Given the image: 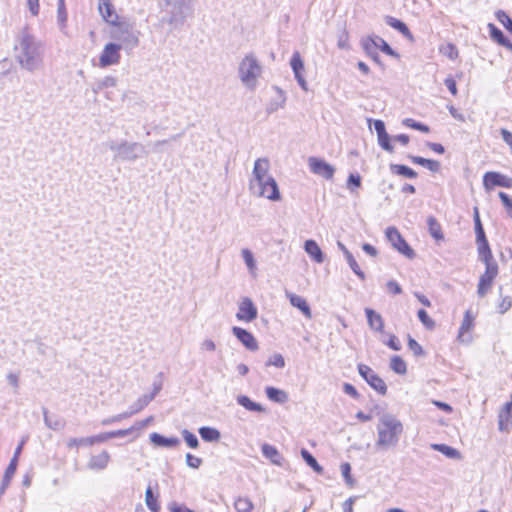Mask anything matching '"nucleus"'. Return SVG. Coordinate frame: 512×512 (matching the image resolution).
Instances as JSON below:
<instances>
[{
    "mask_svg": "<svg viewBox=\"0 0 512 512\" xmlns=\"http://www.w3.org/2000/svg\"><path fill=\"white\" fill-rule=\"evenodd\" d=\"M122 45L117 43H108L104 46V49L99 57V64L101 67H108L111 65L118 64L120 62V50Z\"/></svg>",
    "mask_w": 512,
    "mask_h": 512,
    "instance_id": "obj_11",
    "label": "nucleus"
},
{
    "mask_svg": "<svg viewBox=\"0 0 512 512\" xmlns=\"http://www.w3.org/2000/svg\"><path fill=\"white\" fill-rule=\"evenodd\" d=\"M377 138H378V144L383 150H385L389 153L394 152V146L391 144V137L388 133L378 135Z\"/></svg>",
    "mask_w": 512,
    "mask_h": 512,
    "instance_id": "obj_49",
    "label": "nucleus"
},
{
    "mask_svg": "<svg viewBox=\"0 0 512 512\" xmlns=\"http://www.w3.org/2000/svg\"><path fill=\"white\" fill-rule=\"evenodd\" d=\"M132 431H134V427H130L127 429H120V430H116V431H110V432H103L98 435L86 437L85 442H87V445L91 446L96 443H103L112 438L127 436L130 433H132Z\"/></svg>",
    "mask_w": 512,
    "mask_h": 512,
    "instance_id": "obj_16",
    "label": "nucleus"
},
{
    "mask_svg": "<svg viewBox=\"0 0 512 512\" xmlns=\"http://www.w3.org/2000/svg\"><path fill=\"white\" fill-rule=\"evenodd\" d=\"M251 193L258 197H265L272 201L280 199V192L275 179L272 177L267 181H263L249 188Z\"/></svg>",
    "mask_w": 512,
    "mask_h": 512,
    "instance_id": "obj_8",
    "label": "nucleus"
},
{
    "mask_svg": "<svg viewBox=\"0 0 512 512\" xmlns=\"http://www.w3.org/2000/svg\"><path fill=\"white\" fill-rule=\"evenodd\" d=\"M361 186V177L357 173H351L347 179V188L353 192L355 188Z\"/></svg>",
    "mask_w": 512,
    "mask_h": 512,
    "instance_id": "obj_57",
    "label": "nucleus"
},
{
    "mask_svg": "<svg viewBox=\"0 0 512 512\" xmlns=\"http://www.w3.org/2000/svg\"><path fill=\"white\" fill-rule=\"evenodd\" d=\"M498 427L500 431L508 432L512 428V413L500 411L498 415Z\"/></svg>",
    "mask_w": 512,
    "mask_h": 512,
    "instance_id": "obj_37",
    "label": "nucleus"
},
{
    "mask_svg": "<svg viewBox=\"0 0 512 512\" xmlns=\"http://www.w3.org/2000/svg\"><path fill=\"white\" fill-rule=\"evenodd\" d=\"M386 238L391 243L393 248H395L399 253L403 254L409 259H413L415 257L414 250L410 247V245L406 242V240L402 237L400 232L395 227H388L386 229Z\"/></svg>",
    "mask_w": 512,
    "mask_h": 512,
    "instance_id": "obj_7",
    "label": "nucleus"
},
{
    "mask_svg": "<svg viewBox=\"0 0 512 512\" xmlns=\"http://www.w3.org/2000/svg\"><path fill=\"white\" fill-rule=\"evenodd\" d=\"M358 372L361 377L369 384L371 388L381 395L387 392V386L382 378H380L368 365L358 364Z\"/></svg>",
    "mask_w": 512,
    "mask_h": 512,
    "instance_id": "obj_10",
    "label": "nucleus"
},
{
    "mask_svg": "<svg viewBox=\"0 0 512 512\" xmlns=\"http://www.w3.org/2000/svg\"><path fill=\"white\" fill-rule=\"evenodd\" d=\"M512 306V300L509 296H505L502 298L501 302L498 305V312L500 314H504L507 312Z\"/></svg>",
    "mask_w": 512,
    "mask_h": 512,
    "instance_id": "obj_62",
    "label": "nucleus"
},
{
    "mask_svg": "<svg viewBox=\"0 0 512 512\" xmlns=\"http://www.w3.org/2000/svg\"><path fill=\"white\" fill-rule=\"evenodd\" d=\"M342 476L345 479V482L348 486L352 487L355 483L354 479L351 476V466L349 463H342L340 466Z\"/></svg>",
    "mask_w": 512,
    "mask_h": 512,
    "instance_id": "obj_56",
    "label": "nucleus"
},
{
    "mask_svg": "<svg viewBox=\"0 0 512 512\" xmlns=\"http://www.w3.org/2000/svg\"><path fill=\"white\" fill-rule=\"evenodd\" d=\"M265 393L269 400L276 403L282 404L288 400V395L285 391L272 386L266 387Z\"/></svg>",
    "mask_w": 512,
    "mask_h": 512,
    "instance_id": "obj_30",
    "label": "nucleus"
},
{
    "mask_svg": "<svg viewBox=\"0 0 512 512\" xmlns=\"http://www.w3.org/2000/svg\"><path fill=\"white\" fill-rule=\"evenodd\" d=\"M408 348L417 357L425 355V351L422 346L410 335H408Z\"/></svg>",
    "mask_w": 512,
    "mask_h": 512,
    "instance_id": "obj_54",
    "label": "nucleus"
},
{
    "mask_svg": "<svg viewBox=\"0 0 512 512\" xmlns=\"http://www.w3.org/2000/svg\"><path fill=\"white\" fill-rule=\"evenodd\" d=\"M402 432L403 425L398 419L390 414L383 415L377 426L378 439L376 446L381 449L396 446Z\"/></svg>",
    "mask_w": 512,
    "mask_h": 512,
    "instance_id": "obj_2",
    "label": "nucleus"
},
{
    "mask_svg": "<svg viewBox=\"0 0 512 512\" xmlns=\"http://www.w3.org/2000/svg\"><path fill=\"white\" fill-rule=\"evenodd\" d=\"M15 59L22 69L29 72L39 70L43 65L44 45L24 27L16 37Z\"/></svg>",
    "mask_w": 512,
    "mask_h": 512,
    "instance_id": "obj_1",
    "label": "nucleus"
},
{
    "mask_svg": "<svg viewBox=\"0 0 512 512\" xmlns=\"http://www.w3.org/2000/svg\"><path fill=\"white\" fill-rule=\"evenodd\" d=\"M262 74V66L253 54L246 55L239 64L238 76L242 84L249 90L257 86L258 78Z\"/></svg>",
    "mask_w": 512,
    "mask_h": 512,
    "instance_id": "obj_4",
    "label": "nucleus"
},
{
    "mask_svg": "<svg viewBox=\"0 0 512 512\" xmlns=\"http://www.w3.org/2000/svg\"><path fill=\"white\" fill-rule=\"evenodd\" d=\"M241 253L249 272L254 274L256 270V261L254 259L253 253L247 248L243 249Z\"/></svg>",
    "mask_w": 512,
    "mask_h": 512,
    "instance_id": "obj_44",
    "label": "nucleus"
},
{
    "mask_svg": "<svg viewBox=\"0 0 512 512\" xmlns=\"http://www.w3.org/2000/svg\"><path fill=\"white\" fill-rule=\"evenodd\" d=\"M145 503L151 512H158L160 510L158 498L153 494L150 486L145 491Z\"/></svg>",
    "mask_w": 512,
    "mask_h": 512,
    "instance_id": "obj_39",
    "label": "nucleus"
},
{
    "mask_svg": "<svg viewBox=\"0 0 512 512\" xmlns=\"http://www.w3.org/2000/svg\"><path fill=\"white\" fill-rule=\"evenodd\" d=\"M362 47L368 56L372 55L377 51V43L374 37H369L362 40Z\"/></svg>",
    "mask_w": 512,
    "mask_h": 512,
    "instance_id": "obj_53",
    "label": "nucleus"
},
{
    "mask_svg": "<svg viewBox=\"0 0 512 512\" xmlns=\"http://www.w3.org/2000/svg\"><path fill=\"white\" fill-rule=\"evenodd\" d=\"M150 441L158 447L173 448L180 445V440L177 437H165L159 433L150 434Z\"/></svg>",
    "mask_w": 512,
    "mask_h": 512,
    "instance_id": "obj_24",
    "label": "nucleus"
},
{
    "mask_svg": "<svg viewBox=\"0 0 512 512\" xmlns=\"http://www.w3.org/2000/svg\"><path fill=\"white\" fill-rule=\"evenodd\" d=\"M98 10L107 23L112 25L117 23L118 15L114 10L111 0H99Z\"/></svg>",
    "mask_w": 512,
    "mask_h": 512,
    "instance_id": "obj_18",
    "label": "nucleus"
},
{
    "mask_svg": "<svg viewBox=\"0 0 512 512\" xmlns=\"http://www.w3.org/2000/svg\"><path fill=\"white\" fill-rule=\"evenodd\" d=\"M267 365L283 368L285 366V360L281 354L276 353L269 358Z\"/></svg>",
    "mask_w": 512,
    "mask_h": 512,
    "instance_id": "obj_60",
    "label": "nucleus"
},
{
    "mask_svg": "<svg viewBox=\"0 0 512 512\" xmlns=\"http://www.w3.org/2000/svg\"><path fill=\"white\" fill-rule=\"evenodd\" d=\"M499 198L502 201L507 213L512 218V198L505 192H499Z\"/></svg>",
    "mask_w": 512,
    "mask_h": 512,
    "instance_id": "obj_59",
    "label": "nucleus"
},
{
    "mask_svg": "<svg viewBox=\"0 0 512 512\" xmlns=\"http://www.w3.org/2000/svg\"><path fill=\"white\" fill-rule=\"evenodd\" d=\"M186 464L193 469H197L202 464V459L199 457H196L190 453L186 454Z\"/></svg>",
    "mask_w": 512,
    "mask_h": 512,
    "instance_id": "obj_61",
    "label": "nucleus"
},
{
    "mask_svg": "<svg viewBox=\"0 0 512 512\" xmlns=\"http://www.w3.org/2000/svg\"><path fill=\"white\" fill-rule=\"evenodd\" d=\"M110 462V454L108 451L103 450L99 455L90 457L87 467L92 471H101L107 468Z\"/></svg>",
    "mask_w": 512,
    "mask_h": 512,
    "instance_id": "obj_19",
    "label": "nucleus"
},
{
    "mask_svg": "<svg viewBox=\"0 0 512 512\" xmlns=\"http://www.w3.org/2000/svg\"><path fill=\"white\" fill-rule=\"evenodd\" d=\"M194 2L195 0H165L170 14L167 20L168 24L182 25L189 16H192Z\"/></svg>",
    "mask_w": 512,
    "mask_h": 512,
    "instance_id": "obj_6",
    "label": "nucleus"
},
{
    "mask_svg": "<svg viewBox=\"0 0 512 512\" xmlns=\"http://www.w3.org/2000/svg\"><path fill=\"white\" fill-rule=\"evenodd\" d=\"M153 399L154 395H143L131 405L130 410L133 412V414H136L144 409Z\"/></svg>",
    "mask_w": 512,
    "mask_h": 512,
    "instance_id": "obj_42",
    "label": "nucleus"
},
{
    "mask_svg": "<svg viewBox=\"0 0 512 512\" xmlns=\"http://www.w3.org/2000/svg\"><path fill=\"white\" fill-rule=\"evenodd\" d=\"M488 28H489V33H490V37L493 41H495L496 43H498L499 45H501L505 40H506V36L504 35V33L498 28L496 27L494 24L492 23H489L488 24Z\"/></svg>",
    "mask_w": 512,
    "mask_h": 512,
    "instance_id": "obj_45",
    "label": "nucleus"
},
{
    "mask_svg": "<svg viewBox=\"0 0 512 512\" xmlns=\"http://www.w3.org/2000/svg\"><path fill=\"white\" fill-rule=\"evenodd\" d=\"M182 436H183L185 442L187 443V445L190 448H192V449L198 448L199 440H198V438H197V436L195 434H193L192 432L184 429L182 431Z\"/></svg>",
    "mask_w": 512,
    "mask_h": 512,
    "instance_id": "obj_52",
    "label": "nucleus"
},
{
    "mask_svg": "<svg viewBox=\"0 0 512 512\" xmlns=\"http://www.w3.org/2000/svg\"><path fill=\"white\" fill-rule=\"evenodd\" d=\"M262 454L269 459L273 464L280 466L282 464V456L276 447L270 444H263L261 447Z\"/></svg>",
    "mask_w": 512,
    "mask_h": 512,
    "instance_id": "obj_28",
    "label": "nucleus"
},
{
    "mask_svg": "<svg viewBox=\"0 0 512 512\" xmlns=\"http://www.w3.org/2000/svg\"><path fill=\"white\" fill-rule=\"evenodd\" d=\"M309 168L312 173L323 177L326 180L333 178L335 168L323 159L310 157L308 159Z\"/></svg>",
    "mask_w": 512,
    "mask_h": 512,
    "instance_id": "obj_12",
    "label": "nucleus"
},
{
    "mask_svg": "<svg viewBox=\"0 0 512 512\" xmlns=\"http://www.w3.org/2000/svg\"><path fill=\"white\" fill-rule=\"evenodd\" d=\"M427 226L429 234L436 240L440 241L444 239V235L442 232V227L438 220L434 216H429L427 218Z\"/></svg>",
    "mask_w": 512,
    "mask_h": 512,
    "instance_id": "obj_29",
    "label": "nucleus"
},
{
    "mask_svg": "<svg viewBox=\"0 0 512 512\" xmlns=\"http://www.w3.org/2000/svg\"><path fill=\"white\" fill-rule=\"evenodd\" d=\"M390 368L396 374L404 375L407 372L406 362L402 359V357L398 355H394L390 359Z\"/></svg>",
    "mask_w": 512,
    "mask_h": 512,
    "instance_id": "obj_36",
    "label": "nucleus"
},
{
    "mask_svg": "<svg viewBox=\"0 0 512 512\" xmlns=\"http://www.w3.org/2000/svg\"><path fill=\"white\" fill-rule=\"evenodd\" d=\"M389 168L393 174H397L409 179H414L417 177V172L406 165L390 164Z\"/></svg>",
    "mask_w": 512,
    "mask_h": 512,
    "instance_id": "obj_33",
    "label": "nucleus"
},
{
    "mask_svg": "<svg viewBox=\"0 0 512 512\" xmlns=\"http://www.w3.org/2000/svg\"><path fill=\"white\" fill-rule=\"evenodd\" d=\"M430 447H431V449L442 453L447 458H450V459H460L461 458V454L457 449H455L451 446H448L446 444L433 443L430 445Z\"/></svg>",
    "mask_w": 512,
    "mask_h": 512,
    "instance_id": "obj_31",
    "label": "nucleus"
},
{
    "mask_svg": "<svg viewBox=\"0 0 512 512\" xmlns=\"http://www.w3.org/2000/svg\"><path fill=\"white\" fill-rule=\"evenodd\" d=\"M169 510L171 512H193V510L188 508L186 505L179 504V503H176V502H173V503H171L169 505Z\"/></svg>",
    "mask_w": 512,
    "mask_h": 512,
    "instance_id": "obj_64",
    "label": "nucleus"
},
{
    "mask_svg": "<svg viewBox=\"0 0 512 512\" xmlns=\"http://www.w3.org/2000/svg\"><path fill=\"white\" fill-rule=\"evenodd\" d=\"M301 456L304 459V461L306 462V464L308 466H310L315 472H317L318 474L323 473L322 466L319 465V463L317 462L315 457L308 450L303 448L301 450Z\"/></svg>",
    "mask_w": 512,
    "mask_h": 512,
    "instance_id": "obj_38",
    "label": "nucleus"
},
{
    "mask_svg": "<svg viewBox=\"0 0 512 512\" xmlns=\"http://www.w3.org/2000/svg\"><path fill=\"white\" fill-rule=\"evenodd\" d=\"M349 267L351 268V270L361 279V280H365V273L360 269L357 261L355 260L354 256L352 255V253H350L349 255H347L345 257Z\"/></svg>",
    "mask_w": 512,
    "mask_h": 512,
    "instance_id": "obj_48",
    "label": "nucleus"
},
{
    "mask_svg": "<svg viewBox=\"0 0 512 512\" xmlns=\"http://www.w3.org/2000/svg\"><path fill=\"white\" fill-rule=\"evenodd\" d=\"M343 391L344 393H346L347 395L351 396L354 399H358L360 397V394L358 393L356 388L350 383H344Z\"/></svg>",
    "mask_w": 512,
    "mask_h": 512,
    "instance_id": "obj_63",
    "label": "nucleus"
},
{
    "mask_svg": "<svg viewBox=\"0 0 512 512\" xmlns=\"http://www.w3.org/2000/svg\"><path fill=\"white\" fill-rule=\"evenodd\" d=\"M199 434L204 441L215 442L221 437L220 432L213 427L203 426L199 429Z\"/></svg>",
    "mask_w": 512,
    "mask_h": 512,
    "instance_id": "obj_35",
    "label": "nucleus"
},
{
    "mask_svg": "<svg viewBox=\"0 0 512 512\" xmlns=\"http://www.w3.org/2000/svg\"><path fill=\"white\" fill-rule=\"evenodd\" d=\"M403 125H405L406 127H409V128H412V129H415V130H419L421 132H424V133H428L429 132V127L423 123H420V122H417L415 121L414 119H411V118H406L403 120Z\"/></svg>",
    "mask_w": 512,
    "mask_h": 512,
    "instance_id": "obj_51",
    "label": "nucleus"
},
{
    "mask_svg": "<svg viewBox=\"0 0 512 512\" xmlns=\"http://www.w3.org/2000/svg\"><path fill=\"white\" fill-rule=\"evenodd\" d=\"M304 250L316 263L324 262V254L315 240H306Z\"/></svg>",
    "mask_w": 512,
    "mask_h": 512,
    "instance_id": "obj_25",
    "label": "nucleus"
},
{
    "mask_svg": "<svg viewBox=\"0 0 512 512\" xmlns=\"http://www.w3.org/2000/svg\"><path fill=\"white\" fill-rule=\"evenodd\" d=\"M388 336V340H383L382 342L386 344L390 349L394 351H400L402 346L399 339L394 334H389Z\"/></svg>",
    "mask_w": 512,
    "mask_h": 512,
    "instance_id": "obj_58",
    "label": "nucleus"
},
{
    "mask_svg": "<svg viewBox=\"0 0 512 512\" xmlns=\"http://www.w3.org/2000/svg\"><path fill=\"white\" fill-rule=\"evenodd\" d=\"M44 422L45 425L52 430H59L64 427V422L60 419L53 420L48 416L47 409L43 408Z\"/></svg>",
    "mask_w": 512,
    "mask_h": 512,
    "instance_id": "obj_46",
    "label": "nucleus"
},
{
    "mask_svg": "<svg viewBox=\"0 0 512 512\" xmlns=\"http://www.w3.org/2000/svg\"><path fill=\"white\" fill-rule=\"evenodd\" d=\"M288 297L293 307L298 308L308 319L312 318L310 306L302 296L290 293Z\"/></svg>",
    "mask_w": 512,
    "mask_h": 512,
    "instance_id": "obj_26",
    "label": "nucleus"
},
{
    "mask_svg": "<svg viewBox=\"0 0 512 512\" xmlns=\"http://www.w3.org/2000/svg\"><path fill=\"white\" fill-rule=\"evenodd\" d=\"M365 314H366L367 323H368L370 329L383 334L384 333V321H383L382 316L379 313L375 312L371 308H366Z\"/></svg>",
    "mask_w": 512,
    "mask_h": 512,
    "instance_id": "obj_22",
    "label": "nucleus"
},
{
    "mask_svg": "<svg viewBox=\"0 0 512 512\" xmlns=\"http://www.w3.org/2000/svg\"><path fill=\"white\" fill-rule=\"evenodd\" d=\"M479 259L484 263L494 261L492 251L490 249L488 240H482L477 242Z\"/></svg>",
    "mask_w": 512,
    "mask_h": 512,
    "instance_id": "obj_34",
    "label": "nucleus"
},
{
    "mask_svg": "<svg viewBox=\"0 0 512 512\" xmlns=\"http://www.w3.org/2000/svg\"><path fill=\"white\" fill-rule=\"evenodd\" d=\"M17 469L16 459H11L8 467L5 470L2 483L0 486V495H2L10 484L12 477L14 476Z\"/></svg>",
    "mask_w": 512,
    "mask_h": 512,
    "instance_id": "obj_32",
    "label": "nucleus"
},
{
    "mask_svg": "<svg viewBox=\"0 0 512 512\" xmlns=\"http://www.w3.org/2000/svg\"><path fill=\"white\" fill-rule=\"evenodd\" d=\"M234 507L237 512H251L253 504L250 499L239 497L235 500Z\"/></svg>",
    "mask_w": 512,
    "mask_h": 512,
    "instance_id": "obj_43",
    "label": "nucleus"
},
{
    "mask_svg": "<svg viewBox=\"0 0 512 512\" xmlns=\"http://www.w3.org/2000/svg\"><path fill=\"white\" fill-rule=\"evenodd\" d=\"M384 20L388 26L400 32L406 39L411 42L414 41L413 34L403 21L389 15L385 16Z\"/></svg>",
    "mask_w": 512,
    "mask_h": 512,
    "instance_id": "obj_21",
    "label": "nucleus"
},
{
    "mask_svg": "<svg viewBox=\"0 0 512 512\" xmlns=\"http://www.w3.org/2000/svg\"><path fill=\"white\" fill-rule=\"evenodd\" d=\"M106 145L114 153L113 159L115 161L135 162L147 154L144 145L139 142L109 140Z\"/></svg>",
    "mask_w": 512,
    "mask_h": 512,
    "instance_id": "obj_3",
    "label": "nucleus"
},
{
    "mask_svg": "<svg viewBox=\"0 0 512 512\" xmlns=\"http://www.w3.org/2000/svg\"><path fill=\"white\" fill-rule=\"evenodd\" d=\"M483 186L486 190H490L495 186L512 188V178L499 172L489 171L483 176Z\"/></svg>",
    "mask_w": 512,
    "mask_h": 512,
    "instance_id": "obj_13",
    "label": "nucleus"
},
{
    "mask_svg": "<svg viewBox=\"0 0 512 512\" xmlns=\"http://www.w3.org/2000/svg\"><path fill=\"white\" fill-rule=\"evenodd\" d=\"M274 91L277 93V97L271 99L266 106V112L268 114H272L277 110L283 108L286 103V94L285 92L278 86L273 87Z\"/></svg>",
    "mask_w": 512,
    "mask_h": 512,
    "instance_id": "obj_23",
    "label": "nucleus"
},
{
    "mask_svg": "<svg viewBox=\"0 0 512 512\" xmlns=\"http://www.w3.org/2000/svg\"><path fill=\"white\" fill-rule=\"evenodd\" d=\"M417 316H418L420 322L427 329H433L435 327V322L429 317L428 313L424 309L418 310Z\"/></svg>",
    "mask_w": 512,
    "mask_h": 512,
    "instance_id": "obj_55",
    "label": "nucleus"
},
{
    "mask_svg": "<svg viewBox=\"0 0 512 512\" xmlns=\"http://www.w3.org/2000/svg\"><path fill=\"white\" fill-rule=\"evenodd\" d=\"M485 264V272L480 276L478 287H477V294L479 297H484L490 287L493 284L494 279L498 275V265L496 261H490L489 263Z\"/></svg>",
    "mask_w": 512,
    "mask_h": 512,
    "instance_id": "obj_9",
    "label": "nucleus"
},
{
    "mask_svg": "<svg viewBox=\"0 0 512 512\" xmlns=\"http://www.w3.org/2000/svg\"><path fill=\"white\" fill-rule=\"evenodd\" d=\"M112 37L119 41L122 48L132 50L139 44L140 32L135 28L134 24L121 21L113 25Z\"/></svg>",
    "mask_w": 512,
    "mask_h": 512,
    "instance_id": "obj_5",
    "label": "nucleus"
},
{
    "mask_svg": "<svg viewBox=\"0 0 512 512\" xmlns=\"http://www.w3.org/2000/svg\"><path fill=\"white\" fill-rule=\"evenodd\" d=\"M474 318L471 315V312L467 310L464 314L461 326L458 332V339L461 342L469 343L471 341V336L469 335V331L473 327Z\"/></svg>",
    "mask_w": 512,
    "mask_h": 512,
    "instance_id": "obj_20",
    "label": "nucleus"
},
{
    "mask_svg": "<svg viewBox=\"0 0 512 512\" xmlns=\"http://www.w3.org/2000/svg\"><path fill=\"white\" fill-rule=\"evenodd\" d=\"M232 333L248 350H258V342L251 332L244 328L234 326L232 328Z\"/></svg>",
    "mask_w": 512,
    "mask_h": 512,
    "instance_id": "obj_17",
    "label": "nucleus"
},
{
    "mask_svg": "<svg viewBox=\"0 0 512 512\" xmlns=\"http://www.w3.org/2000/svg\"><path fill=\"white\" fill-rule=\"evenodd\" d=\"M290 66L294 72V76L302 75L304 70V62L298 51H295L290 60Z\"/></svg>",
    "mask_w": 512,
    "mask_h": 512,
    "instance_id": "obj_41",
    "label": "nucleus"
},
{
    "mask_svg": "<svg viewBox=\"0 0 512 512\" xmlns=\"http://www.w3.org/2000/svg\"><path fill=\"white\" fill-rule=\"evenodd\" d=\"M258 310L253 301L245 297L241 300L238 306L236 317L240 321L252 322L257 318Z\"/></svg>",
    "mask_w": 512,
    "mask_h": 512,
    "instance_id": "obj_15",
    "label": "nucleus"
},
{
    "mask_svg": "<svg viewBox=\"0 0 512 512\" xmlns=\"http://www.w3.org/2000/svg\"><path fill=\"white\" fill-rule=\"evenodd\" d=\"M377 49H380L387 55L398 57L399 55L391 48V46L381 37L375 36Z\"/></svg>",
    "mask_w": 512,
    "mask_h": 512,
    "instance_id": "obj_50",
    "label": "nucleus"
},
{
    "mask_svg": "<svg viewBox=\"0 0 512 512\" xmlns=\"http://www.w3.org/2000/svg\"><path fill=\"white\" fill-rule=\"evenodd\" d=\"M290 66L294 72V76L302 75L304 70V62L298 51H295L290 60Z\"/></svg>",
    "mask_w": 512,
    "mask_h": 512,
    "instance_id": "obj_40",
    "label": "nucleus"
},
{
    "mask_svg": "<svg viewBox=\"0 0 512 512\" xmlns=\"http://www.w3.org/2000/svg\"><path fill=\"white\" fill-rule=\"evenodd\" d=\"M495 16L505 29L512 34V19L510 16L503 10L496 11Z\"/></svg>",
    "mask_w": 512,
    "mask_h": 512,
    "instance_id": "obj_47",
    "label": "nucleus"
},
{
    "mask_svg": "<svg viewBox=\"0 0 512 512\" xmlns=\"http://www.w3.org/2000/svg\"><path fill=\"white\" fill-rule=\"evenodd\" d=\"M268 169H269V161L267 158H259L254 163V168L252 172V179L249 183V188L252 186H255L256 184H259L263 181H267L268 179L272 178L268 175Z\"/></svg>",
    "mask_w": 512,
    "mask_h": 512,
    "instance_id": "obj_14",
    "label": "nucleus"
},
{
    "mask_svg": "<svg viewBox=\"0 0 512 512\" xmlns=\"http://www.w3.org/2000/svg\"><path fill=\"white\" fill-rule=\"evenodd\" d=\"M236 400H237V403L240 406L244 407L248 411L259 412V413H265L266 412V408L264 406H262L259 403H256V402L252 401L246 395H239V396H237Z\"/></svg>",
    "mask_w": 512,
    "mask_h": 512,
    "instance_id": "obj_27",
    "label": "nucleus"
}]
</instances>
